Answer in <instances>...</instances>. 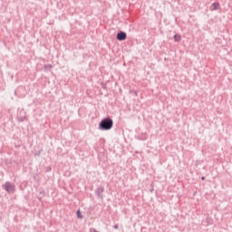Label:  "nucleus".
Segmentation results:
<instances>
[{"instance_id": "1", "label": "nucleus", "mask_w": 232, "mask_h": 232, "mask_svg": "<svg viewBox=\"0 0 232 232\" xmlns=\"http://www.w3.org/2000/svg\"><path fill=\"white\" fill-rule=\"evenodd\" d=\"M113 128V120L107 118L101 121L100 123V130H111Z\"/></svg>"}, {"instance_id": "2", "label": "nucleus", "mask_w": 232, "mask_h": 232, "mask_svg": "<svg viewBox=\"0 0 232 232\" xmlns=\"http://www.w3.org/2000/svg\"><path fill=\"white\" fill-rule=\"evenodd\" d=\"M5 190L8 193H14V190L15 189V187H14L12 184L10 183H5Z\"/></svg>"}, {"instance_id": "3", "label": "nucleus", "mask_w": 232, "mask_h": 232, "mask_svg": "<svg viewBox=\"0 0 232 232\" xmlns=\"http://www.w3.org/2000/svg\"><path fill=\"white\" fill-rule=\"evenodd\" d=\"M117 39L118 41H126V33L124 32L118 33Z\"/></svg>"}, {"instance_id": "4", "label": "nucleus", "mask_w": 232, "mask_h": 232, "mask_svg": "<svg viewBox=\"0 0 232 232\" xmlns=\"http://www.w3.org/2000/svg\"><path fill=\"white\" fill-rule=\"evenodd\" d=\"M220 5L218 3L212 4L211 10H218Z\"/></svg>"}, {"instance_id": "5", "label": "nucleus", "mask_w": 232, "mask_h": 232, "mask_svg": "<svg viewBox=\"0 0 232 232\" xmlns=\"http://www.w3.org/2000/svg\"><path fill=\"white\" fill-rule=\"evenodd\" d=\"M180 39H181L180 35H177V34H176V35L174 36V41H175L176 43H179Z\"/></svg>"}, {"instance_id": "6", "label": "nucleus", "mask_w": 232, "mask_h": 232, "mask_svg": "<svg viewBox=\"0 0 232 232\" xmlns=\"http://www.w3.org/2000/svg\"><path fill=\"white\" fill-rule=\"evenodd\" d=\"M77 217H78V218H82V215L81 214V210L77 211Z\"/></svg>"}, {"instance_id": "7", "label": "nucleus", "mask_w": 232, "mask_h": 232, "mask_svg": "<svg viewBox=\"0 0 232 232\" xmlns=\"http://www.w3.org/2000/svg\"><path fill=\"white\" fill-rule=\"evenodd\" d=\"M114 227H115V229H118V228H119V227H118V226H115Z\"/></svg>"}, {"instance_id": "8", "label": "nucleus", "mask_w": 232, "mask_h": 232, "mask_svg": "<svg viewBox=\"0 0 232 232\" xmlns=\"http://www.w3.org/2000/svg\"><path fill=\"white\" fill-rule=\"evenodd\" d=\"M205 179V178L204 177H202V180H204Z\"/></svg>"}]
</instances>
